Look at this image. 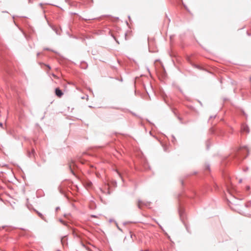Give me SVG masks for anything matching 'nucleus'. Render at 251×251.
Masks as SVG:
<instances>
[{
    "label": "nucleus",
    "instance_id": "1",
    "mask_svg": "<svg viewBox=\"0 0 251 251\" xmlns=\"http://www.w3.org/2000/svg\"><path fill=\"white\" fill-rule=\"evenodd\" d=\"M55 95L59 98L61 97L63 95V92L59 88L55 89Z\"/></svg>",
    "mask_w": 251,
    "mask_h": 251
},
{
    "label": "nucleus",
    "instance_id": "2",
    "mask_svg": "<svg viewBox=\"0 0 251 251\" xmlns=\"http://www.w3.org/2000/svg\"><path fill=\"white\" fill-rule=\"evenodd\" d=\"M242 131L248 133L249 132L248 126L246 125H243L242 126Z\"/></svg>",
    "mask_w": 251,
    "mask_h": 251
},
{
    "label": "nucleus",
    "instance_id": "3",
    "mask_svg": "<svg viewBox=\"0 0 251 251\" xmlns=\"http://www.w3.org/2000/svg\"><path fill=\"white\" fill-rule=\"evenodd\" d=\"M86 186L87 187H91L92 185V183L90 181H88L87 182H86V184H85Z\"/></svg>",
    "mask_w": 251,
    "mask_h": 251
},
{
    "label": "nucleus",
    "instance_id": "4",
    "mask_svg": "<svg viewBox=\"0 0 251 251\" xmlns=\"http://www.w3.org/2000/svg\"><path fill=\"white\" fill-rule=\"evenodd\" d=\"M141 205H142V202L140 201H138V206L139 208H141Z\"/></svg>",
    "mask_w": 251,
    "mask_h": 251
},
{
    "label": "nucleus",
    "instance_id": "5",
    "mask_svg": "<svg viewBox=\"0 0 251 251\" xmlns=\"http://www.w3.org/2000/svg\"><path fill=\"white\" fill-rule=\"evenodd\" d=\"M247 189L248 190H249V189H250V187H249V186H248V187H247Z\"/></svg>",
    "mask_w": 251,
    "mask_h": 251
},
{
    "label": "nucleus",
    "instance_id": "6",
    "mask_svg": "<svg viewBox=\"0 0 251 251\" xmlns=\"http://www.w3.org/2000/svg\"><path fill=\"white\" fill-rule=\"evenodd\" d=\"M149 43H151V40L150 39H149Z\"/></svg>",
    "mask_w": 251,
    "mask_h": 251
},
{
    "label": "nucleus",
    "instance_id": "7",
    "mask_svg": "<svg viewBox=\"0 0 251 251\" xmlns=\"http://www.w3.org/2000/svg\"><path fill=\"white\" fill-rule=\"evenodd\" d=\"M53 77H56V75H53Z\"/></svg>",
    "mask_w": 251,
    "mask_h": 251
},
{
    "label": "nucleus",
    "instance_id": "8",
    "mask_svg": "<svg viewBox=\"0 0 251 251\" xmlns=\"http://www.w3.org/2000/svg\"><path fill=\"white\" fill-rule=\"evenodd\" d=\"M0 126H2V124L1 123L0 124Z\"/></svg>",
    "mask_w": 251,
    "mask_h": 251
}]
</instances>
